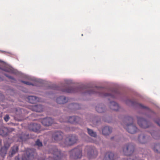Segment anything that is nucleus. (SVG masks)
I'll list each match as a JSON object with an SVG mask.
<instances>
[{"instance_id":"f257e3e1","label":"nucleus","mask_w":160,"mask_h":160,"mask_svg":"<svg viewBox=\"0 0 160 160\" xmlns=\"http://www.w3.org/2000/svg\"><path fill=\"white\" fill-rule=\"evenodd\" d=\"M133 118L130 116L126 117L123 121L122 125L124 128L129 133L133 134L138 131L136 126L133 124Z\"/></svg>"},{"instance_id":"f03ea898","label":"nucleus","mask_w":160,"mask_h":160,"mask_svg":"<svg viewBox=\"0 0 160 160\" xmlns=\"http://www.w3.org/2000/svg\"><path fill=\"white\" fill-rule=\"evenodd\" d=\"M69 157L72 160H77L81 158L82 156V148L78 146L69 151Z\"/></svg>"},{"instance_id":"7ed1b4c3","label":"nucleus","mask_w":160,"mask_h":160,"mask_svg":"<svg viewBox=\"0 0 160 160\" xmlns=\"http://www.w3.org/2000/svg\"><path fill=\"white\" fill-rule=\"evenodd\" d=\"M77 140V137L74 135H69L64 140L61 141L60 143V145L63 147L73 145Z\"/></svg>"},{"instance_id":"20e7f679","label":"nucleus","mask_w":160,"mask_h":160,"mask_svg":"<svg viewBox=\"0 0 160 160\" xmlns=\"http://www.w3.org/2000/svg\"><path fill=\"white\" fill-rule=\"evenodd\" d=\"M49 152L52 154L53 158L55 160H61L65 157L64 153L58 150L55 146H52L50 149Z\"/></svg>"},{"instance_id":"39448f33","label":"nucleus","mask_w":160,"mask_h":160,"mask_svg":"<svg viewBox=\"0 0 160 160\" xmlns=\"http://www.w3.org/2000/svg\"><path fill=\"white\" fill-rule=\"evenodd\" d=\"M85 152L87 153V156L89 158L96 157L98 154L96 148L93 146H87L86 147Z\"/></svg>"},{"instance_id":"423d86ee","label":"nucleus","mask_w":160,"mask_h":160,"mask_svg":"<svg viewBox=\"0 0 160 160\" xmlns=\"http://www.w3.org/2000/svg\"><path fill=\"white\" fill-rule=\"evenodd\" d=\"M35 154L34 150L28 149L26 151V154L22 156V160H32L34 158V155Z\"/></svg>"},{"instance_id":"0eeeda50","label":"nucleus","mask_w":160,"mask_h":160,"mask_svg":"<svg viewBox=\"0 0 160 160\" xmlns=\"http://www.w3.org/2000/svg\"><path fill=\"white\" fill-rule=\"evenodd\" d=\"M134 150V146L131 143H129L124 146L123 149V152L125 155L129 156L133 153Z\"/></svg>"},{"instance_id":"6e6552de","label":"nucleus","mask_w":160,"mask_h":160,"mask_svg":"<svg viewBox=\"0 0 160 160\" xmlns=\"http://www.w3.org/2000/svg\"><path fill=\"white\" fill-rule=\"evenodd\" d=\"M125 102L126 104L128 106H134L135 105L136 107L139 108L146 109L149 113H153L152 111L148 108L147 107L144 106L141 104L138 103L136 102H133L129 99L126 100Z\"/></svg>"},{"instance_id":"1a4fd4ad","label":"nucleus","mask_w":160,"mask_h":160,"mask_svg":"<svg viewBox=\"0 0 160 160\" xmlns=\"http://www.w3.org/2000/svg\"><path fill=\"white\" fill-rule=\"evenodd\" d=\"M10 146V144L7 141H4V146L0 149V155L3 158L5 156L7 151Z\"/></svg>"},{"instance_id":"9d476101","label":"nucleus","mask_w":160,"mask_h":160,"mask_svg":"<svg viewBox=\"0 0 160 160\" xmlns=\"http://www.w3.org/2000/svg\"><path fill=\"white\" fill-rule=\"evenodd\" d=\"M138 123L139 126L143 128H148L149 127L150 122L141 117H138Z\"/></svg>"},{"instance_id":"9b49d317","label":"nucleus","mask_w":160,"mask_h":160,"mask_svg":"<svg viewBox=\"0 0 160 160\" xmlns=\"http://www.w3.org/2000/svg\"><path fill=\"white\" fill-rule=\"evenodd\" d=\"M150 137L149 135L144 134L140 135L138 138V141L139 143L145 144L150 139Z\"/></svg>"},{"instance_id":"f8f14e48","label":"nucleus","mask_w":160,"mask_h":160,"mask_svg":"<svg viewBox=\"0 0 160 160\" xmlns=\"http://www.w3.org/2000/svg\"><path fill=\"white\" fill-rule=\"evenodd\" d=\"M63 136V134L62 132L57 131L53 133L52 138L56 142H58L62 139Z\"/></svg>"},{"instance_id":"ddd939ff","label":"nucleus","mask_w":160,"mask_h":160,"mask_svg":"<svg viewBox=\"0 0 160 160\" xmlns=\"http://www.w3.org/2000/svg\"><path fill=\"white\" fill-rule=\"evenodd\" d=\"M28 128L30 131L38 132L39 131L40 126L36 123H31L29 125Z\"/></svg>"},{"instance_id":"4468645a","label":"nucleus","mask_w":160,"mask_h":160,"mask_svg":"<svg viewBox=\"0 0 160 160\" xmlns=\"http://www.w3.org/2000/svg\"><path fill=\"white\" fill-rule=\"evenodd\" d=\"M41 122L45 126H49L53 122V120L50 117H47L43 118Z\"/></svg>"},{"instance_id":"2eb2a0df","label":"nucleus","mask_w":160,"mask_h":160,"mask_svg":"<svg viewBox=\"0 0 160 160\" xmlns=\"http://www.w3.org/2000/svg\"><path fill=\"white\" fill-rule=\"evenodd\" d=\"M14 129L12 128H3L0 130V135L2 136H5L8 134L9 132L14 131Z\"/></svg>"},{"instance_id":"dca6fc26","label":"nucleus","mask_w":160,"mask_h":160,"mask_svg":"<svg viewBox=\"0 0 160 160\" xmlns=\"http://www.w3.org/2000/svg\"><path fill=\"white\" fill-rule=\"evenodd\" d=\"M30 109L33 111L40 112L43 110V107L41 105H32L30 107Z\"/></svg>"},{"instance_id":"f3484780","label":"nucleus","mask_w":160,"mask_h":160,"mask_svg":"<svg viewBox=\"0 0 160 160\" xmlns=\"http://www.w3.org/2000/svg\"><path fill=\"white\" fill-rule=\"evenodd\" d=\"M80 118L76 116H72V117H69L68 118V120L67 121H62V122H70L71 123H78L79 120ZM60 122H62V121L60 120Z\"/></svg>"},{"instance_id":"a211bd4d","label":"nucleus","mask_w":160,"mask_h":160,"mask_svg":"<svg viewBox=\"0 0 160 160\" xmlns=\"http://www.w3.org/2000/svg\"><path fill=\"white\" fill-rule=\"evenodd\" d=\"M79 89V88L70 87L67 89H62L61 91L68 93H74L78 92Z\"/></svg>"},{"instance_id":"6ab92c4d","label":"nucleus","mask_w":160,"mask_h":160,"mask_svg":"<svg viewBox=\"0 0 160 160\" xmlns=\"http://www.w3.org/2000/svg\"><path fill=\"white\" fill-rule=\"evenodd\" d=\"M28 101L30 103H35L37 102H42L41 99L35 96H30L28 97Z\"/></svg>"},{"instance_id":"aec40b11","label":"nucleus","mask_w":160,"mask_h":160,"mask_svg":"<svg viewBox=\"0 0 160 160\" xmlns=\"http://www.w3.org/2000/svg\"><path fill=\"white\" fill-rule=\"evenodd\" d=\"M110 108L114 111H118L120 108L118 104L114 102H111L109 104Z\"/></svg>"},{"instance_id":"412c9836","label":"nucleus","mask_w":160,"mask_h":160,"mask_svg":"<svg viewBox=\"0 0 160 160\" xmlns=\"http://www.w3.org/2000/svg\"><path fill=\"white\" fill-rule=\"evenodd\" d=\"M114 154L111 152H107L103 158V160H114Z\"/></svg>"},{"instance_id":"4be33fe9","label":"nucleus","mask_w":160,"mask_h":160,"mask_svg":"<svg viewBox=\"0 0 160 160\" xmlns=\"http://www.w3.org/2000/svg\"><path fill=\"white\" fill-rule=\"evenodd\" d=\"M68 101V98L64 96L58 97L56 99L57 102L60 104H64Z\"/></svg>"},{"instance_id":"5701e85b","label":"nucleus","mask_w":160,"mask_h":160,"mask_svg":"<svg viewBox=\"0 0 160 160\" xmlns=\"http://www.w3.org/2000/svg\"><path fill=\"white\" fill-rule=\"evenodd\" d=\"M2 69L5 71L11 73L16 74V71L15 69L12 67L7 65L5 66V68Z\"/></svg>"},{"instance_id":"b1692460","label":"nucleus","mask_w":160,"mask_h":160,"mask_svg":"<svg viewBox=\"0 0 160 160\" xmlns=\"http://www.w3.org/2000/svg\"><path fill=\"white\" fill-rule=\"evenodd\" d=\"M18 147L17 145H15L12 147L9 152V156L10 157H12L15 154L18 152Z\"/></svg>"},{"instance_id":"393cba45","label":"nucleus","mask_w":160,"mask_h":160,"mask_svg":"<svg viewBox=\"0 0 160 160\" xmlns=\"http://www.w3.org/2000/svg\"><path fill=\"white\" fill-rule=\"evenodd\" d=\"M112 132V129L108 126H105L102 129V134L104 135L109 134Z\"/></svg>"},{"instance_id":"a878e982","label":"nucleus","mask_w":160,"mask_h":160,"mask_svg":"<svg viewBox=\"0 0 160 160\" xmlns=\"http://www.w3.org/2000/svg\"><path fill=\"white\" fill-rule=\"evenodd\" d=\"M96 109L97 112L99 113H102L105 110L106 107L103 105L99 104L96 106Z\"/></svg>"},{"instance_id":"bb28decb","label":"nucleus","mask_w":160,"mask_h":160,"mask_svg":"<svg viewBox=\"0 0 160 160\" xmlns=\"http://www.w3.org/2000/svg\"><path fill=\"white\" fill-rule=\"evenodd\" d=\"M153 150L156 152L160 153V144H155L153 148Z\"/></svg>"},{"instance_id":"cd10ccee","label":"nucleus","mask_w":160,"mask_h":160,"mask_svg":"<svg viewBox=\"0 0 160 160\" xmlns=\"http://www.w3.org/2000/svg\"><path fill=\"white\" fill-rule=\"evenodd\" d=\"M150 134L152 137L155 139H158L160 138L159 135L156 131H152L150 132Z\"/></svg>"},{"instance_id":"c85d7f7f","label":"nucleus","mask_w":160,"mask_h":160,"mask_svg":"<svg viewBox=\"0 0 160 160\" xmlns=\"http://www.w3.org/2000/svg\"><path fill=\"white\" fill-rule=\"evenodd\" d=\"M87 131L88 134L92 137H95L97 136V134L95 132H94L92 130L89 128H87Z\"/></svg>"},{"instance_id":"c756f323","label":"nucleus","mask_w":160,"mask_h":160,"mask_svg":"<svg viewBox=\"0 0 160 160\" xmlns=\"http://www.w3.org/2000/svg\"><path fill=\"white\" fill-rule=\"evenodd\" d=\"M79 105L76 103L71 104L69 106V107L70 109H77L78 108Z\"/></svg>"},{"instance_id":"7c9ffc66","label":"nucleus","mask_w":160,"mask_h":160,"mask_svg":"<svg viewBox=\"0 0 160 160\" xmlns=\"http://www.w3.org/2000/svg\"><path fill=\"white\" fill-rule=\"evenodd\" d=\"M103 96L105 97H108V98H115V96L114 95L107 93L104 94L103 95Z\"/></svg>"},{"instance_id":"2f4dec72","label":"nucleus","mask_w":160,"mask_h":160,"mask_svg":"<svg viewBox=\"0 0 160 160\" xmlns=\"http://www.w3.org/2000/svg\"><path fill=\"white\" fill-rule=\"evenodd\" d=\"M35 145L38 146V147H42V142L40 141L39 139L37 140L35 143Z\"/></svg>"},{"instance_id":"473e14b6","label":"nucleus","mask_w":160,"mask_h":160,"mask_svg":"<svg viewBox=\"0 0 160 160\" xmlns=\"http://www.w3.org/2000/svg\"><path fill=\"white\" fill-rule=\"evenodd\" d=\"M124 160H143V159L140 158H139L137 156H135V157H134L132 158H129L128 159H125Z\"/></svg>"},{"instance_id":"72a5a7b5","label":"nucleus","mask_w":160,"mask_h":160,"mask_svg":"<svg viewBox=\"0 0 160 160\" xmlns=\"http://www.w3.org/2000/svg\"><path fill=\"white\" fill-rule=\"evenodd\" d=\"M27 137V135H26L23 134L22 135V136H19V138L21 141H22L25 140V139H26V138Z\"/></svg>"},{"instance_id":"f704fd0d","label":"nucleus","mask_w":160,"mask_h":160,"mask_svg":"<svg viewBox=\"0 0 160 160\" xmlns=\"http://www.w3.org/2000/svg\"><path fill=\"white\" fill-rule=\"evenodd\" d=\"M9 117L8 115H5L4 118V119L6 122H8L9 120Z\"/></svg>"},{"instance_id":"c9c22d12","label":"nucleus","mask_w":160,"mask_h":160,"mask_svg":"<svg viewBox=\"0 0 160 160\" xmlns=\"http://www.w3.org/2000/svg\"><path fill=\"white\" fill-rule=\"evenodd\" d=\"M22 82L23 83H24L26 84V85H33V84H32L31 83L29 82H27V81H22Z\"/></svg>"},{"instance_id":"e433bc0d","label":"nucleus","mask_w":160,"mask_h":160,"mask_svg":"<svg viewBox=\"0 0 160 160\" xmlns=\"http://www.w3.org/2000/svg\"><path fill=\"white\" fill-rule=\"evenodd\" d=\"M96 92L93 89H92L89 90L88 92L87 93L88 94H94Z\"/></svg>"},{"instance_id":"4c0bfd02","label":"nucleus","mask_w":160,"mask_h":160,"mask_svg":"<svg viewBox=\"0 0 160 160\" xmlns=\"http://www.w3.org/2000/svg\"><path fill=\"white\" fill-rule=\"evenodd\" d=\"M65 82L66 84H69L72 83V81L70 80H65Z\"/></svg>"},{"instance_id":"58836bf2","label":"nucleus","mask_w":160,"mask_h":160,"mask_svg":"<svg viewBox=\"0 0 160 160\" xmlns=\"http://www.w3.org/2000/svg\"><path fill=\"white\" fill-rule=\"evenodd\" d=\"M155 122L159 126H160V119H158L156 120H155Z\"/></svg>"},{"instance_id":"ea45409f","label":"nucleus","mask_w":160,"mask_h":160,"mask_svg":"<svg viewBox=\"0 0 160 160\" xmlns=\"http://www.w3.org/2000/svg\"><path fill=\"white\" fill-rule=\"evenodd\" d=\"M5 75L7 77H8L9 78L12 79H14V78L12 77L11 76L8 75L6 74H5Z\"/></svg>"},{"instance_id":"a19ab883","label":"nucleus","mask_w":160,"mask_h":160,"mask_svg":"<svg viewBox=\"0 0 160 160\" xmlns=\"http://www.w3.org/2000/svg\"><path fill=\"white\" fill-rule=\"evenodd\" d=\"M26 78L27 80H32V79L30 78L28 76H26Z\"/></svg>"},{"instance_id":"79ce46f5","label":"nucleus","mask_w":160,"mask_h":160,"mask_svg":"<svg viewBox=\"0 0 160 160\" xmlns=\"http://www.w3.org/2000/svg\"><path fill=\"white\" fill-rule=\"evenodd\" d=\"M2 141L1 139H0V146H1V144H2Z\"/></svg>"},{"instance_id":"37998d69","label":"nucleus","mask_w":160,"mask_h":160,"mask_svg":"<svg viewBox=\"0 0 160 160\" xmlns=\"http://www.w3.org/2000/svg\"><path fill=\"white\" fill-rule=\"evenodd\" d=\"M105 121L106 122H110V121H108L107 120H105Z\"/></svg>"},{"instance_id":"c03bdc74","label":"nucleus","mask_w":160,"mask_h":160,"mask_svg":"<svg viewBox=\"0 0 160 160\" xmlns=\"http://www.w3.org/2000/svg\"><path fill=\"white\" fill-rule=\"evenodd\" d=\"M2 116V113L0 112V117Z\"/></svg>"},{"instance_id":"a18cd8bd","label":"nucleus","mask_w":160,"mask_h":160,"mask_svg":"<svg viewBox=\"0 0 160 160\" xmlns=\"http://www.w3.org/2000/svg\"><path fill=\"white\" fill-rule=\"evenodd\" d=\"M45 160V159H42L41 160ZM38 160H39V159Z\"/></svg>"},{"instance_id":"49530a36","label":"nucleus","mask_w":160,"mask_h":160,"mask_svg":"<svg viewBox=\"0 0 160 160\" xmlns=\"http://www.w3.org/2000/svg\"><path fill=\"white\" fill-rule=\"evenodd\" d=\"M1 78H0V81H1Z\"/></svg>"},{"instance_id":"de8ad7c7","label":"nucleus","mask_w":160,"mask_h":160,"mask_svg":"<svg viewBox=\"0 0 160 160\" xmlns=\"http://www.w3.org/2000/svg\"><path fill=\"white\" fill-rule=\"evenodd\" d=\"M83 35V34H82V36Z\"/></svg>"},{"instance_id":"09e8293b","label":"nucleus","mask_w":160,"mask_h":160,"mask_svg":"<svg viewBox=\"0 0 160 160\" xmlns=\"http://www.w3.org/2000/svg\"><path fill=\"white\" fill-rule=\"evenodd\" d=\"M56 89H58V90H59V89H57V88H56Z\"/></svg>"},{"instance_id":"8fccbe9b","label":"nucleus","mask_w":160,"mask_h":160,"mask_svg":"<svg viewBox=\"0 0 160 160\" xmlns=\"http://www.w3.org/2000/svg\"><path fill=\"white\" fill-rule=\"evenodd\" d=\"M16 160H17V159H16Z\"/></svg>"}]
</instances>
